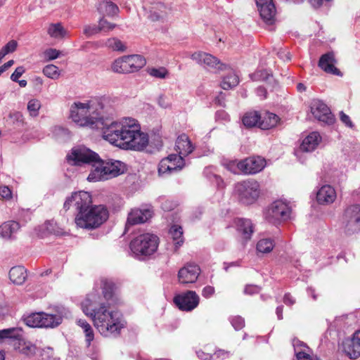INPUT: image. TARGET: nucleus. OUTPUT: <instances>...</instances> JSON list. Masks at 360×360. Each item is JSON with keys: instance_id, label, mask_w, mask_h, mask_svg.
Here are the masks:
<instances>
[{"instance_id": "1", "label": "nucleus", "mask_w": 360, "mask_h": 360, "mask_svg": "<svg viewBox=\"0 0 360 360\" xmlns=\"http://www.w3.org/2000/svg\"><path fill=\"white\" fill-rule=\"evenodd\" d=\"M111 305L106 304L95 292L89 294L82 303L84 314L90 317L94 326L101 335L105 338H117L125 327L121 314L111 310Z\"/></svg>"}, {"instance_id": "2", "label": "nucleus", "mask_w": 360, "mask_h": 360, "mask_svg": "<svg viewBox=\"0 0 360 360\" xmlns=\"http://www.w3.org/2000/svg\"><path fill=\"white\" fill-rule=\"evenodd\" d=\"M71 207L75 209V222L77 226L83 229H96L109 217L108 209L102 205H93L91 194L84 191L74 192L66 198L63 210L66 212Z\"/></svg>"}, {"instance_id": "3", "label": "nucleus", "mask_w": 360, "mask_h": 360, "mask_svg": "<svg viewBox=\"0 0 360 360\" xmlns=\"http://www.w3.org/2000/svg\"><path fill=\"white\" fill-rule=\"evenodd\" d=\"M68 161L73 165H89L94 167L87 177L89 181H99L116 177L126 171V165L115 160L104 161L96 153L86 148H72L67 156Z\"/></svg>"}, {"instance_id": "4", "label": "nucleus", "mask_w": 360, "mask_h": 360, "mask_svg": "<svg viewBox=\"0 0 360 360\" xmlns=\"http://www.w3.org/2000/svg\"><path fill=\"white\" fill-rule=\"evenodd\" d=\"M106 103L103 97H96L86 103L75 102L70 107V117L79 126L94 129L100 117L108 112Z\"/></svg>"}, {"instance_id": "5", "label": "nucleus", "mask_w": 360, "mask_h": 360, "mask_svg": "<svg viewBox=\"0 0 360 360\" xmlns=\"http://www.w3.org/2000/svg\"><path fill=\"white\" fill-rule=\"evenodd\" d=\"M120 141V148L142 150L148 143V136L141 131L138 122L133 118L124 119V125Z\"/></svg>"}, {"instance_id": "6", "label": "nucleus", "mask_w": 360, "mask_h": 360, "mask_svg": "<svg viewBox=\"0 0 360 360\" xmlns=\"http://www.w3.org/2000/svg\"><path fill=\"white\" fill-rule=\"evenodd\" d=\"M108 109V112H104L103 116L100 117L94 129L101 131L103 139L120 148V135L122 133L124 119L120 122L113 121L110 117L112 109L109 105Z\"/></svg>"}, {"instance_id": "7", "label": "nucleus", "mask_w": 360, "mask_h": 360, "mask_svg": "<svg viewBox=\"0 0 360 360\" xmlns=\"http://www.w3.org/2000/svg\"><path fill=\"white\" fill-rule=\"evenodd\" d=\"M159 238L151 233H143L134 238L129 248L134 257L138 259H143L153 255L158 250Z\"/></svg>"}, {"instance_id": "8", "label": "nucleus", "mask_w": 360, "mask_h": 360, "mask_svg": "<svg viewBox=\"0 0 360 360\" xmlns=\"http://www.w3.org/2000/svg\"><path fill=\"white\" fill-rule=\"evenodd\" d=\"M63 309L57 310V314L43 311L32 313L24 318L25 323L31 328H51L58 326L63 320Z\"/></svg>"}, {"instance_id": "9", "label": "nucleus", "mask_w": 360, "mask_h": 360, "mask_svg": "<svg viewBox=\"0 0 360 360\" xmlns=\"http://www.w3.org/2000/svg\"><path fill=\"white\" fill-rule=\"evenodd\" d=\"M234 193L241 203L251 205L259 196V184L254 179L242 181L235 184Z\"/></svg>"}, {"instance_id": "10", "label": "nucleus", "mask_w": 360, "mask_h": 360, "mask_svg": "<svg viewBox=\"0 0 360 360\" xmlns=\"http://www.w3.org/2000/svg\"><path fill=\"white\" fill-rule=\"evenodd\" d=\"M146 64V59L141 55L124 56L114 61L112 70L117 73L127 74L139 71Z\"/></svg>"}, {"instance_id": "11", "label": "nucleus", "mask_w": 360, "mask_h": 360, "mask_svg": "<svg viewBox=\"0 0 360 360\" xmlns=\"http://www.w3.org/2000/svg\"><path fill=\"white\" fill-rule=\"evenodd\" d=\"M266 161L264 158L250 157L238 162H233L229 164V169L233 173H237L236 169L245 174H255L261 172L265 167Z\"/></svg>"}, {"instance_id": "12", "label": "nucleus", "mask_w": 360, "mask_h": 360, "mask_svg": "<svg viewBox=\"0 0 360 360\" xmlns=\"http://www.w3.org/2000/svg\"><path fill=\"white\" fill-rule=\"evenodd\" d=\"M291 209L282 200L273 202L264 211L265 219L271 224H277L290 218Z\"/></svg>"}, {"instance_id": "13", "label": "nucleus", "mask_w": 360, "mask_h": 360, "mask_svg": "<svg viewBox=\"0 0 360 360\" xmlns=\"http://www.w3.org/2000/svg\"><path fill=\"white\" fill-rule=\"evenodd\" d=\"M342 223L347 234L351 235L360 230V205L353 204L346 207Z\"/></svg>"}, {"instance_id": "14", "label": "nucleus", "mask_w": 360, "mask_h": 360, "mask_svg": "<svg viewBox=\"0 0 360 360\" xmlns=\"http://www.w3.org/2000/svg\"><path fill=\"white\" fill-rule=\"evenodd\" d=\"M77 325L83 330L87 355L93 360H98V348L94 342V331L91 326L84 319L76 321Z\"/></svg>"}, {"instance_id": "15", "label": "nucleus", "mask_w": 360, "mask_h": 360, "mask_svg": "<svg viewBox=\"0 0 360 360\" xmlns=\"http://www.w3.org/2000/svg\"><path fill=\"white\" fill-rule=\"evenodd\" d=\"M173 300L180 310L191 311L199 304L200 297L195 291L187 290L176 295Z\"/></svg>"}, {"instance_id": "16", "label": "nucleus", "mask_w": 360, "mask_h": 360, "mask_svg": "<svg viewBox=\"0 0 360 360\" xmlns=\"http://www.w3.org/2000/svg\"><path fill=\"white\" fill-rule=\"evenodd\" d=\"M184 166L185 160L183 157L171 154L161 160L158 165V173L160 175L172 174L174 172L180 171Z\"/></svg>"}, {"instance_id": "17", "label": "nucleus", "mask_w": 360, "mask_h": 360, "mask_svg": "<svg viewBox=\"0 0 360 360\" xmlns=\"http://www.w3.org/2000/svg\"><path fill=\"white\" fill-rule=\"evenodd\" d=\"M311 112L318 120L330 124L334 122V117L329 108L320 100H313L310 105Z\"/></svg>"}, {"instance_id": "18", "label": "nucleus", "mask_w": 360, "mask_h": 360, "mask_svg": "<svg viewBox=\"0 0 360 360\" xmlns=\"http://www.w3.org/2000/svg\"><path fill=\"white\" fill-rule=\"evenodd\" d=\"M191 58L197 63L209 69L222 70L226 68V65L221 63L218 58L205 52H195L191 55Z\"/></svg>"}, {"instance_id": "19", "label": "nucleus", "mask_w": 360, "mask_h": 360, "mask_svg": "<svg viewBox=\"0 0 360 360\" xmlns=\"http://www.w3.org/2000/svg\"><path fill=\"white\" fill-rule=\"evenodd\" d=\"M153 216V211L149 208H134L131 209L127 216L125 224V232L131 226L143 224Z\"/></svg>"}, {"instance_id": "20", "label": "nucleus", "mask_w": 360, "mask_h": 360, "mask_svg": "<svg viewBox=\"0 0 360 360\" xmlns=\"http://www.w3.org/2000/svg\"><path fill=\"white\" fill-rule=\"evenodd\" d=\"M101 289L103 297H100L102 300L108 305H117L119 299L116 294V285L111 279H101Z\"/></svg>"}, {"instance_id": "21", "label": "nucleus", "mask_w": 360, "mask_h": 360, "mask_svg": "<svg viewBox=\"0 0 360 360\" xmlns=\"http://www.w3.org/2000/svg\"><path fill=\"white\" fill-rule=\"evenodd\" d=\"M200 274V267L194 264H187L178 273L179 281L183 284L195 283Z\"/></svg>"}, {"instance_id": "22", "label": "nucleus", "mask_w": 360, "mask_h": 360, "mask_svg": "<svg viewBox=\"0 0 360 360\" xmlns=\"http://www.w3.org/2000/svg\"><path fill=\"white\" fill-rule=\"evenodd\" d=\"M337 60L333 51L323 54L319 60L318 65L326 73L334 75H340V71L335 66Z\"/></svg>"}, {"instance_id": "23", "label": "nucleus", "mask_w": 360, "mask_h": 360, "mask_svg": "<svg viewBox=\"0 0 360 360\" xmlns=\"http://www.w3.org/2000/svg\"><path fill=\"white\" fill-rule=\"evenodd\" d=\"M175 148L179 153L177 155L181 157L191 154L195 148L186 134H182L177 137Z\"/></svg>"}, {"instance_id": "24", "label": "nucleus", "mask_w": 360, "mask_h": 360, "mask_svg": "<svg viewBox=\"0 0 360 360\" xmlns=\"http://www.w3.org/2000/svg\"><path fill=\"white\" fill-rule=\"evenodd\" d=\"M336 198V192L330 185L323 186L316 193V200L319 204L328 205L333 202Z\"/></svg>"}, {"instance_id": "25", "label": "nucleus", "mask_w": 360, "mask_h": 360, "mask_svg": "<svg viewBox=\"0 0 360 360\" xmlns=\"http://www.w3.org/2000/svg\"><path fill=\"white\" fill-rule=\"evenodd\" d=\"M257 8L261 18L266 25H271L274 23L276 10L273 2L262 6H259Z\"/></svg>"}, {"instance_id": "26", "label": "nucleus", "mask_w": 360, "mask_h": 360, "mask_svg": "<svg viewBox=\"0 0 360 360\" xmlns=\"http://www.w3.org/2000/svg\"><path fill=\"white\" fill-rule=\"evenodd\" d=\"M20 229V224L15 221H8L0 226V238L4 240L13 238V235Z\"/></svg>"}, {"instance_id": "27", "label": "nucleus", "mask_w": 360, "mask_h": 360, "mask_svg": "<svg viewBox=\"0 0 360 360\" xmlns=\"http://www.w3.org/2000/svg\"><path fill=\"white\" fill-rule=\"evenodd\" d=\"M321 140V137L318 132H311L302 141L300 148L304 152H311L316 149Z\"/></svg>"}, {"instance_id": "28", "label": "nucleus", "mask_w": 360, "mask_h": 360, "mask_svg": "<svg viewBox=\"0 0 360 360\" xmlns=\"http://www.w3.org/2000/svg\"><path fill=\"white\" fill-rule=\"evenodd\" d=\"M342 352L351 359H356L360 356V347L350 338L345 339L342 344Z\"/></svg>"}, {"instance_id": "29", "label": "nucleus", "mask_w": 360, "mask_h": 360, "mask_svg": "<svg viewBox=\"0 0 360 360\" xmlns=\"http://www.w3.org/2000/svg\"><path fill=\"white\" fill-rule=\"evenodd\" d=\"M260 117L259 128L264 130L269 129L276 127L280 120L278 115L268 111L264 112L262 114L260 113Z\"/></svg>"}, {"instance_id": "30", "label": "nucleus", "mask_w": 360, "mask_h": 360, "mask_svg": "<svg viewBox=\"0 0 360 360\" xmlns=\"http://www.w3.org/2000/svg\"><path fill=\"white\" fill-rule=\"evenodd\" d=\"M237 230L241 233L243 238L248 240L253 233V224L250 219H238L236 222Z\"/></svg>"}, {"instance_id": "31", "label": "nucleus", "mask_w": 360, "mask_h": 360, "mask_svg": "<svg viewBox=\"0 0 360 360\" xmlns=\"http://www.w3.org/2000/svg\"><path fill=\"white\" fill-rule=\"evenodd\" d=\"M10 280L15 284H22L27 278V271L22 266L12 267L9 271Z\"/></svg>"}, {"instance_id": "32", "label": "nucleus", "mask_w": 360, "mask_h": 360, "mask_svg": "<svg viewBox=\"0 0 360 360\" xmlns=\"http://www.w3.org/2000/svg\"><path fill=\"white\" fill-rule=\"evenodd\" d=\"M260 112L258 111H249L244 114L242 118L243 124L247 128L257 127L259 128Z\"/></svg>"}, {"instance_id": "33", "label": "nucleus", "mask_w": 360, "mask_h": 360, "mask_svg": "<svg viewBox=\"0 0 360 360\" xmlns=\"http://www.w3.org/2000/svg\"><path fill=\"white\" fill-rule=\"evenodd\" d=\"M97 10L99 13L108 16H113L119 11L118 6L110 1H103L99 3Z\"/></svg>"}, {"instance_id": "34", "label": "nucleus", "mask_w": 360, "mask_h": 360, "mask_svg": "<svg viewBox=\"0 0 360 360\" xmlns=\"http://www.w3.org/2000/svg\"><path fill=\"white\" fill-rule=\"evenodd\" d=\"M169 234L172 238L175 245V250H176L184 242L182 227L176 224L172 225L169 229Z\"/></svg>"}, {"instance_id": "35", "label": "nucleus", "mask_w": 360, "mask_h": 360, "mask_svg": "<svg viewBox=\"0 0 360 360\" xmlns=\"http://www.w3.org/2000/svg\"><path fill=\"white\" fill-rule=\"evenodd\" d=\"M239 83L238 76L234 72H231L223 78L221 86L225 90L232 89L236 86Z\"/></svg>"}, {"instance_id": "36", "label": "nucleus", "mask_w": 360, "mask_h": 360, "mask_svg": "<svg viewBox=\"0 0 360 360\" xmlns=\"http://www.w3.org/2000/svg\"><path fill=\"white\" fill-rule=\"evenodd\" d=\"M67 32L60 23L51 24L48 29V34L53 38H63Z\"/></svg>"}, {"instance_id": "37", "label": "nucleus", "mask_w": 360, "mask_h": 360, "mask_svg": "<svg viewBox=\"0 0 360 360\" xmlns=\"http://www.w3.org/2000/svg\"><path fill=\"white\" fill-rule=\"evenodd\" d=\"M274 247V242L271 238H263L259 240L257 244V250L262 253L270 252Z\"/></svg>"}, {"instance_id": "38", "label": "nucleus", "mask_w": 360, "mask_h": 360, "mask_svg": "<svg viewBox=\"0 0 360 360\" xmlns=\"http://www.w3.org/2000/svg\"><path fill=\"white\" fill-rule=\"evenodd\" d=\"M106 46L112 49L113 51H117L123 52L126 50V46L117 38H110L105 42Z\"/></svg>"}, {"instance_id": "39", "label": "nucleus", "mask_w": 360, "mask_h": 360, "mask_svg": "<svg viewBox=\"0 0 360 360\" xmlns=\"http://www.w3.org/2000/svg\"><path fill=\"white\" fill-rule=\"evenodd\" d=\"M43 73L47 77L56 79L60 76L58 68L54 65H47L43 68Z\"/></svg>"}, {"instance_id": "40", "label": "nucleus", "mask_w": 360, "mask_h": 360, "mask_svg": "<svg viewBox=\"0 0 360 360\" xmlns=\"http://www.w3.org/2000/svg\"><path fill=\"white\" fill-rule=\"evenodd\" d=\"M204 174L210 181L215 183L218 188H224V182L221 176L211 173L210 169H205L204 170Z\"/></svg>"}, {"instance_id": "41", "label": "nucleus", "mask_w": 360, "mask_h": 360, "mask_svg": "<svg viewBox=\"0 0 360 360\" xmlns=\"http://www.w3.org/2000/svg\"><path fill=\"white\" fill-rule=\"evenodd\" d=\"M41 108L40 101L37 99H31L27 103V110L31 116L36 117Z\"/></svg>"}, {"instance_id": "42", "label": "nucleus", "mask_w": 360, "mask_h": 360, "mask_svg": "<svg viewBox=\"0 0 360 360\" xmlns=\"http://www.w3.org/2000/svg\"><path fill=\"white\" fill-rule=\"evenodd\" d=\"M153 8L158 9L160 11V13H157L155 11H151L150 15H149V18L152 21H158V20L162 19L164 17L163 13L165 11H162V8L165 9V6L161 3H158V4H156V6L154 7Z\"/></svg>"}, {"instance_id": "43", "label": "nucleus", "mask_w": 360, "mask_h": 360, "mask_svg": "<svg viewBox=\"0 0 360 360\" xmlns=\"http://www.w3.org/2000/svg\"><path fill=\"white\" fill-rule=\"evenodd\" d=\"M250 76L253 81H264L267 80L271 75L265 70H260L251 74Z\"/></svg>"}, {"instance_id": "44", "label": "nucleus", "mask_w": 360, "mask_h": 360, "mask_svg": "<svg viewBox=\"0 0 360 360\" xmlns=\"http://www.w3.org/2000/svg\"><path fill=\"white\" fill-rule=\"evenodd\" d=\"M229 321L236 330H241L245 326V320L240 316H231Z\"/></svg>"}, {"instance_id": "45", "label": "nucleus", "mask_w": 360, "mask_h": 360, "mask_svg": "<svg viewBox=\"0 0 360 360\" xmlns=\"http://www.w3.org/2000/svg\"><path fill=\"white\" fill-rule=\"evenodd\" d=\"M98 26L101 30V32H108L113 30L116 27V25L114 23L109 22L104 18H102L98 21Z\"/></svg>"}, {"instance_id": "46", "label": "nucleus", "mask_w": 360, "mask_h": 360, "mask_svg": "<svg viewBox=\"0 0 360 360\" xmlns=\"http://www.w3.org/2000/svg\"><path fill=\"white\" fill-rule=\"evenodd\" d=\"M149 73L154 77L162 79L167 75V70L165 68H152Z\"/></svg>"}, {"instance_id": "47", "label": "nucleus", "mask_w": 360, "mask_h": 360, "mask_svg": "<svg viewBox=\"0 0 360 360\" xmlns=\"http://www.w3.org/2000/svg\"><path fill=\"white\" fill-rule=\"evenodd\" d=\"M99 32H101V30L98 25H85L84 27V34L88 37Z\"/></svg>"}, {"instance_id": "48", "label": "nucleus", "mask_w": 360, "mask_h": 360, "mask_svg": "<svg viewBox=\"0 0 360 360\" xmlns=\"http://www.w3.org/2000/svg\"><path fill=\"white\" fill-rule=\"evenodd\" d=\"M17 46V41L15 40H11L1 49L7 55L8 53L14 52Z\"/></svg>"}, {"instance_id": "49", "label": "nucleus", "mask_w": 360, "mask_h": 360, "mask_svg": "<svg viewBox=\"0 0 360 360\" xmlns=\"http://www.w3.org/2000/svg\"><path fill=\"white\" fill-rule=\"evenodd\" d=\"M0 196L5 200H10L12 198V191L7 186H0Z\"/></svg>"}, {"instance_id": "50", "label": "nucleus", "mask_w": 360, "mask_h": 360, "mask_svg": "<svg viewBox=\"0 0 360 360\" xmlns=\"http://www.w3.org/2000/svg\"><path fill=\"white\" fill-rule=\"evenodd\" d=\"M60 55V51L55 49H48L44 51V56L48 60H52L57 58Z\"/></svg>"}, {"instance_id": "51", "label": "nucleus", "mask_w": 360, "mask_h": 360, "mask_svg": "<svg viewBox=\"0 0 360 360\" xmlns=\"http://www.w3.org/2000/svg\"><path fill=\"white\" fill-rule=\"evenodd\" d=\"M176 206V203L171 200H165L162 202L161 208L165 212H169L174 210Z\"/></svg>"}, {"instance_id": "52", "label": "nucleus", "mask_w": 360, "mask_h": 360, "mask_svg": "<svg viewBox=\"0 0 360 360\" xmlns=\"http://www.w3.org/2000/svg\"><path fill=\"white\" fill-rule=\"evenodd\" d=\"M292 345L294 347V350H295L296 356H297V352H301V351L305 352L304 349H302V347L309 349V347L306 345L305 343H304L303 342H301L300 340H299L297 339L293 340Z\"/></svg>"}, {"instance_id": "53", "label": "nucleus", "mask_w": 360, "mask_h": 360, "mask_svg": "<svg viewBox=\"0 0 360 360\" xmlns=\"http://www.w3.org/2000/svg\"><path fill=\"white\" fill-rule=\"evenodd\" d=\"M158 103L160 107L162 108H168L171 107V102L169 99L164 95H160L158 98Z\"/></svg>"}, {"instance_id": "54", "label": "nucleus", "mask_w": 360, "mask_h": 360, "mask_svg": "<svg viewBox=\"0 0 360 360\" xmlns=\"http://www.w3.org/2000/svg\"><path fill=\"white\" fill-rule=\"evenodd\" d=\"M297 360H319L316 356L310 355L306 352L301 351L297 354Z\"/></svg>"}, {"instance_id": "55", "label": "nucleus", "mask_w": 360, "mask_h": 360, "mask_svg": "<svg viewBox=\"0 0 360 360\" xmlns=\"http://www.w3.org/2000/svg\"><path fill=\"white\" fill-rule=\"evenodd\" d=\"M260 287L256 285H247L244 289L245 294L254 295L260 292Z\"/></svg>"}, {"instance_id": "56", "label": "nucleus", "mask_w": 360, "mask_h": 360, "mask_svg": "<svg viewBox=\"0 0 360 360\" xmlns=\"http://www.w3.org/2000/svg\"><path fill=\"white\" fill-rule=\"evenodd\" d=\"M25 72V69L23 66H19L16 68L11 76V79L13 82H18V79Z\"/></svg>"}, {"instance_id": "57", "label": "nucleus", "mask_w": 360, "mask_h": 360, "mask_svg": "<svg viewBox=\"0 0 360 360\" xmlns=\"http://www.w3.org/2000/svg\"><path fill=\"white\" fill-rule=\"evenodd\" d=\"M231 356V352L224 349H218L214 352L213 357L215 356L217 359H225L230 357Z\"/></svg>"}, {"instance_id": "58", "label": "nucleus", "mask_w": 360, "mask_h": 360, "mask_svg": "<svg viewBox=\"0 0 360 360\" xmlns=\"http://www.w3.org/2000/svg\"><path fill=\"white\" fill-rule=\"evenodd\" d=\"M340 120L348 127L352 128L354 124L350 120V117L346 115L343 111L340 112Z\"/></svg>"}, {"instance_id": "59", "label": "nucleus", "mask_w": 360, "mask_h": 360, "mask_svg": "<svg viewBox=\"0 0 360 360\" xmlns=\"http://www.w3.org/2000/svg\"><path fill=\"white\" fill-rule=\"evenodd\" d=\"M214 288L211 285H207L202 290V295L205 298H210L214 294Z\"/></svg>"}, {"instance_id": "60", "label": "nucleus", "mask_w": 360, "mask_h": 360, "mask_svg": "<svg viewBox=\"0 0 360 360\" xmlns=\"http://www.w3.org/2000/svg\"><path fill=\"white\" fill-rule=\"evenodd\" d=\"M54 134L56 136L62 135L66 137L70 136V131L68 129L62 127H56L54 129Z\"/></svg>"}, {"instance_id": "61", "label": "nucleus", "mask_w": 360, "mask_h": 360, "mask_svg": "<svg viewBox=\"0 0 360 360\" xmlns=\"http://www.w3.org/2000/svg\"><path fill=\"white\" fill-rule=\"evenodd\" d=\"M277 56H278V58H280L281 60H283L284 61H289L291 59L290 52H288L285 50L280 49L277 52Z\"/></svg>"}, {"instance_id": "62", "label": "nucleus", "mask_w": 360, "mask_h": 360, "mask_svg": "<svg viewBox=\"0 0 360 360\" xmlns=\"http://www.w3.org/2000/svg\"><path fill=\"white\" fill-rule=\"evenodd\" d=\"M198 357L202 360H212L213 356L210 354L205 353L202 350H199L196 352Z\"/></svg>"}, {"instance_id": "63", "label": "nucleus", "mask_w": 360, "mask_h": 360, "mask_svg": "<svg viewBox=\"0 0 360 360\" xmlns=\"http://www.w3.org/2000/svg\"><path fill=\"white\" fill-rule=\"evenodd\" d=\"M283 302L288 306H292L295 303V299L290 295V293H285L283 297Z\"/></svg>"}, {"instance_id": "64", "label": "nucleus", "mask_w": 360, "mask_h": 360, "mask_svg": "<svg viewBox=\"0 0 360 360\" xmlns=\"http://www.w3.org/2000/svg\"><path fill=\"white\" fill-rule=\"evenodd\" d=\"M256 93L258 96H259L262 99H264L266 98L267 91L266 89L263 86H259L256 89Z\"/></svg>"}]
</instances>
